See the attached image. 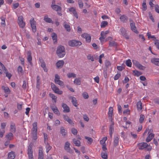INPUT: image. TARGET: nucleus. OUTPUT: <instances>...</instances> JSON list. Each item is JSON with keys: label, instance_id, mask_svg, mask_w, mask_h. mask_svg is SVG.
Returning <instances> with one entry per match:
<instances>
[{"label": "nucleus", "instance_id": "b1692460", "mask_svg": "<svg viewBox=\"0 0 159 159\" xmlns=\"http://www.w3.org/2000/svg\"><path fill=\"white\" fill-rule=\"evenodd\" d=\"M52 8L54 10L57 11L61 10V7L57 5H51Z\"/></svg>", "mask_w": 159, "mask_h": 159}, {"label": "nucleus", "instance_id": "c756f323", "mask_svg": "<svg viewBox=\"0 0 159 159\" xmlns=\"http://www.w3.org/2000/svg\"><path fill=\"white\" fill-rule=\"evenodd\" d=\"M72 98L71 102L72 104L75 107H77L78 104H77V100H76L75 98L73 97H71Z\"/></svg>", "mask_w": 159, "mask_h": 159}, {"label": "nucleus", "instance_id": "3c124183", "mask_svg": "<svg viewBox=\"0 0 159 159\" xmlns=\"http://www.w3.org/2000/svg\"><path fill=\"white\" fill-rule=\"evenodd\" d=\"M101 157L102 158L104 159H107V155L106 153L102 152Z\"/></svg>", "mask_w": 159, "mask_h": 159}, {"label": "nucleus", "instance_id": "cd10ccee", "mask_svg": "<svg viewBox=\"0 0 159 159\" xmlns=\"http://www.w3.org/2000/svg\"><path fill=\"white\" fill-rule=\"evenodd\" d=\"M137 106L138 110H141L142 109V103L140 101L137 102Z\"/></svg>", "mask_w": 159, "mask_h": 159}, {"label": "nucleus", "instance_id": "9d476101", "mask_svg": "<svg viewBox=\"0 0 159 159\" xmlns=\"http://www.w3.org/2000/svg\"><path fill=\"white\" fill-rule=\"evenodd\" d=\"M109 31L107 30L105 31H102L101 33V37L99 38V40L101 42L102 41V39H104L106 37V34L108 33Z\"/></svg>", "mask_w": 159, "mask_h": 159}, {"label": "nucleus", "instance_id": "338daca9", "mask_svg": "<svg viewBox=\"0 0 159 159\" xmlns=\"http://www.w3.org/2000/svg\"><path fill=\"white\" fill-rule=\"evenodd\" d=\"M155 11L158 13H159V6L158 5H156L155 6Z\"/></svg>", "mask_w": 159, "mask_h": 159}, {"label": "nucleus", "instance_id": "6e6552de", "mask_svg": "<svg viewBox=\"0 0 159 159\" xmlns=\"http://www.w3.org/2000/svg\"><path fill=\"white\" fill-rule=\"evenodd\" d=\"M70 143L68 142H66L64 146V149L67 152L70 153L73 152V150L70 148Z\"/></svg>", "mask_w": 159, "mask_h": 159}, {"label": "nucleus", "instance_id": "20e7f679", "mask_svg": "<svg viewBox=\"0 0 159 159\" xmlns=\"http://www.w3.org/2000/svg\"><path fill=\"white\" fill-rule=\"evenodd\" d=\"M33 145L31 143L28 146V155L29 159H34L33 156V151L32 150Z\"/></svg>", "mask_w": 159, "mask_h": 159}, {"label": "nucleus", "instance_id": "f257e3e1", "mask_svg": "<svg viewBox=\"0 0 159 159\" xmlns=\"http://www.w3.org/2000/svg\"><path fill=\"white\" fill-rule=\"evenodd\" d=\"M56 53L59 57H63L66 54L65 49L64 46L61 45L58 46L57 48Z\"/></svg>", "mask_w": 159, "mask_h": 159}, {"label": "nucleus", "instance_id": "a211bd4d", "mask_svg": "<svg viewBox=\"0 0 159 159\" xmlns=\"http://www.w3.org/2000/svg\"><path fill=\"white\" fill-rule=\"evenodd\" d=\"M113 113V108L112 107H110L109 108V111L108 112V117L109 119L110 120H111L112 118V114Z\"/></svg>", "mask_w": 159, "mask_h": 159}, {"label": "nucleus", "instance_id": "dca6fc26", "mask_svg": "<svg viewBox=\"0 0 159 159\" xmlns=\"http://www.w3.org/2000/svg\"><path fill=\"white\" fill-rule=\"evenodd\" d=\"M121 21L123 23L126 22L128 20V17L125 15H123L121 16L120 18Z\"/></svg>", "mask_w": 159, "mask_h": 159}, {"label": "nucleus", "instance_id": "13d9d810", "mask_svg": "<svg viewBox=\"0 0 159 159\" xmlns=\"http://www.w3.org/2000/svg\"><path fill=\"white\" fill-rule=\"evenodd\" d=\"M103 75L104 77L105 78H106L107 77V70L106 69V70H103Z\"/></svg>", "mask_w": 159, "mask_h": 159}, {"label": "nucleus", "instance_id": "7ed1b4c3", "mask_svg": "<svg viewBox=\"0 0 159 159\" xmlns=\"http://www.w3.org/2000/svg\"><path fill=\"white\" fill-rule=\"evenodd\" d=\"M82 44V43L80 41L75 40H72L68 42V45L71 47H76L80 46Z\"/></svg>", "mask_w": 159, "mask_h": 159}, {"label": "nucleus", "instance_id": "e2e57ef3", "mask_svg": "<svg viewBox=\"0 0 159 159\" xmlns=\"http://www.w3.org/2000/svg\"><path fill=\"white\" fill-rule=\"evenodd\" d=\"M55 79L54 80V81L55 82L56 80H59L60 79V76L58 75L57 74L55 75Z\"/></svg>", "mask_w": 159, "mask_h": 159}, {"label": "nucleus", "instance_id": "6ab92c4d", "mask_svg": "<svg viewBox=\"0 0 159 159\" xmlns=\"http://www.w3.org/2000/svg\"><path fill=\"white\" fill-rule=\"evenodd\" d=\"M51 108L55 114H57V115H59L60 114L59 111L56 107L55 106H52L51 107Z\"/></svg>", "mask_w": 159, "mask_h": 159}, {"label": "nucleus", "instance_id": "1a4fd4ad", "mask_svg": "<svg viewBox=\"0 0 159 159\" xmlns=\"http://www.w3.org/2000/svg\"><path fill=\"white\" fill-rule=\"evenodd\" d=\"M137 146L139 150H143L148 146V144L144 142L139 143L138 144Z\"/></svg>", "mask_w": 159, "mask_h": 159}, {"label": "nucleus", "instance_id": "4d7b16f0", "mask_svg": "<svg viewBox=\"0 0 159 159\" xmlns=\"http://www.w3.org/2000/svg\"><path fill=\"white\" fill-rule=\"evenodd\" d=\"M133 73H134V75L139 76L141 75L140 72L137 70H134L133 71Z\"/></svg>", "mask_w": 159, "mask_h": 159}, {"label": "nucleus", "instance_id": "8fccbe9b", "mask_svg": "<svg viewBox=\"0 0 159 159\" xmlns=\"http://www.w3.org/2000/svg\"><path fill=\"white\" fill-rule=\"evenodd\" d=\"M116 45V43L114 41H110L109 42V45L110 46L112 47Z\"/></svg>", "mask_w": 159, "mask_h": 159}, {"label": "nucleus", "instance_id": "f704fd0d", "mask_svg": "<svg viewBox=\"0 0 159 159\" xmlns=\"http://www.w3.org/2000/svg\"><path fill=\"white\" fill-rule=\"evenodd\" d=\"M108 24L107 21H103L101 23V28H104Z\"/></svg>", "mask_w": 159, "mask_h": 159}, {"label": "nucleus", "instance_id": "774afa93", "mask_svg": "<svg viewBox=\"0 0 159 159\" xmlns=\"http://www.w3.org/2000/svg\"><path fill=\"white\" fill-rule=\"evenodd\" d=\"M132 61L133 62V64L136 67L139 63L138 61L135 60H133Z\"/></svg>", "mask_w": 159, "mask_h": 159}, {"label": "nucleus", "instance_id": "423d86ee", "mask_svg": "<svg viewBox=\"0 0 159 159\" xmlns=\"http://www.w3.org/2000/svg\"><path fill=\"white\" fill-rule=\"evenodd\" d=\"M81 36L86 39V41L88 43L90 42L91 38L90 35L87 33H84L82 34Z\"/></svg>", "mask_w": 159, "mask_h": 159}, {"label": "nucleus", "instance_id": "f3484780", "mask_svg": "<svg viewBox=\"0 0 159 159\" xmlns=\"http://www.w3.org/2000/svg\"><path fill=\"white\" fill-rule=\"evenodd\" d=\"M64 61L63 60L58 61L56 63V66L58 68H61L64 64Z\"/></svg>", "mask_w": 159, "mask_h": 159}, {"label": "nucleus", "instance_id": "de8ad7c7", "mask_svg": "<svg viewBox=\"0 0 159 159\" xmlns=\"http://www.w3.org/2000/svg\"><path fill=\"white\" fill-rule=\"evenodd\" d=\"M78 4L79 7L80 8H82L84 6V4L81 0H79L78 1Z\"/></svg>", "mask_w": 159, "mask_h": 159}, {"label": "nucleus", "instance_id": "052dcab7", "mask_svg": "<svg viewBox=\"0 0 159 159\" xmlns=\"http://www.w3.org/2000/svg\"><path fill=\"white\" fill-rule=\"evenodd\" d=\"M87 57L88 59L91 60L92 61H94V59L93 56H92L90 54L88 55Z\"/></svg>", "mask_w": 159, "mask_h": 159}, {"label": "nucleus", "instance_id": "c03bdc74", "mask_svg": "<svg viewBox=\"0 0 159 159\" xmlns=\"http://www.w3.org/2000/svg\"><path fill=\"white\" fill-rule=\"evenodd\" d=\"M71 131L72 133L74 135H76L77 134L78 131L76 129L74 128L71 129Z\"/></svg>", "mask_w": 159, "mask_h": 159}, {"label": "nucleus", "instance_id": "aec40b11", "mask_svg": "<svg viewBox=\"0 0 159 159\" xmlns=\"http://www.w3.org/2000/svg\"><path fill=\"white\" fill-rule=\"evenodd\" d=\"M15 156V153L13 151H11L8 154V157L9 159H14Z\"/></svg>", "mask_w": 159, "mask_h": 159}, {"label": "nucleus", "instance_id": "9b49d317", "mask_svg": "<svg viewBox=\"0 0 159 159\" xmlns=\"http://www.w3.org/2000/svg\"><path fill=\"white\" fill-rule=\"evenodd\" d=\"M63 118L64 120L67 121L71 125H74V123L73 122L72 120L67 115H63Z\"/></svg>", "mask_w": 159, "mask_h": 159}, {"label": "nucleus", "instance_id": "2f4dec72", "mask_svg": "<svg viewBox=\"0 0 159 159\" xmlns=\"http://www.w3.org/2000/svg\"><path fill=\"white\" fill-rule=\"evenodd\" d=\"M44 20L46 22L49 23H51L52 21L51 19L48 18V16H44Z\"/></svg>", "mask_w": 159, "mask_h": 159}, {"label": "nucleus", "instance_id": "603ef678", "mask_svg": "<svg viewBox=\"0 0 159 159\" xmlns=\"http://www.w3.org/2000/svg\"><path fill=\"white\" fill-rule=\"evenodd\" d=\"M154 44L156 46L157 48L159 49V40L158 39H155L154 40Z\"/></svg>", "mask_w": 159, "mask_h": 159}, {"label": "nucleus", "instance_id": "393cba45", "mask_svg": "<svg viewBox=\"0 0 159 159\" xmlns=\"http://www.w3.org/2000/svg\"><path fill=\"white\" fill-rule=\"evenodd\" d=\"M63 26L67 31L69 32L70 31V26L69 24H67L66 21L64 22Z\"/></svg>", "mask_w": 159, "mask_h": 159}, {"label": "nucleus", "instance_id": "ea45409f", "mask_svg": "<svg viewBox=\"0 0 159 159\" xmlns=\"http://www.w3.org/2000/svg\"><path fill=\"white\" fill-rule=\"evenodd\" d=\"M105 66L107 68H108L111 65V64L110 62L106 60L105 62Z\"/></svg>", "mask_w": 159, "mask_h": 159}, {"label": "nucleus", "instance_id": "5701e85b", "mask_svg": "<svg viewBox=\"0 0 159 159\" xmlns=\"http://www.w3.org/2000/svg\"><path fill=\"white\" fill-rule=\"evenodd\" d=\"M151 62L156 65L159 66V59L153 58L151 60Z\"/></svg>", "mask_w": 159, "mask_h": 159}, {"label": "nucleus", "instance_id": "a878e982", "mask_svg": "<svg viewBox=\"0 0 159 159\" xmlns=\"http://www.w3.org/2000/svg\"><path fill=\"white\" fill-rule=\"evenodd\" d=\"M13 135L12 133L10 132L6 135V138L9 141L13 138Z\"/></svg>", "mask_w": 159, "mask_h": 159}, {"label": "nucleus", "instance_id": "6e6d98bb", "mask_svg": "<svg viewBox=\"0 0 159 159\" xmlns=\"http://www.w3.org/2000/svg\"><path fill=\"white\" fill-rule=\"evenodd\" d=\"M49 96L53 100H55L57 98V97L54 94L52 93H50Z\"/></svg>", "mask_w": 159, "mask_h": 159}, {"label": "nucleus", "instance_id": "a19ab883", "mask_svg": "<svg viewBox=\"0 0 159 159\" xmlns=\"http://www.w3.org/2000/svg\"><path fill=\"white\" fill-rule=\"evenodd\" d=\"M144 119V116L143 115H140V118L139 119V122L140 123H142Z\"/></svg>", "mask_w": 159, "mask_h": 159}, {"label": "nucleus", "instance_id": "ddd939ff", "mask_svg": "<svg viewBox=\"0 0 159 159\" xmlns=\"http://www.w3.org/2000/svg\"><path fill=\"white\" fill-rule=\"evenodd\" d=\"M62 107L64 109L63 111V112L68 113L70 111L69 107L66 104L64 103H62Z\"/></svg>", "mask_w": 159, "mask_h": 159}, {"label": "nucleus", "instance_id": "58836bf2", "mask_svg": "<svg viewBox=\"0 0 159 159\" xmlns=\"http://www.w3.org/2000/svg\"><path fill=\"white\" fill-rule=\"evenodd\" d=\"M55 82L56 84L59 85L60 86H63L64 85V84L63 82L60 80H56Z\"/></svg>", "mask_w": 159, "mask_h": 159}, {"label": "nucleus", "instance_id": "72a5a7b5", "mask_svg": "<svg viewBox=\"0 0 159 159\" xmlns=\"http://www.w3.org/2000/svg\"><path fill=\"white\" fill-rule=\"evenodd\" d=\"M67 76L69 78H70L72 77L74 78H76V75L73 73H69L67 74Z\"/></svg>", "mask_w": 159, "mask_h": 159}, {"label": "nucleus", "instance_id": "a18cd8bd", "mask_svg": "<svg viewBox=\"0 0 159 159\" xmlns=\"http://www.w3.org/2000/svg\"><path fill=\"white\" fill-rule=\"evenodd\" d=\"M20 27L22 28H23L25 25V23L23 21H20L18 23Z\"/></svg>", "mask_w": 159, "mask_h": 159}, {"label": "nucleus", "instance_id": "864d4df0", "mask_svg": "<svg viewBox=\"0 0 159 159\" xmlns=\"http://www.w3.org/2000/svg\"><path fill=\"white\" fill-rule=\"evenodd\" d=\"M4 72L5 73L6 76L7 77L10 79L12 76V75L11 73H9L8 71H4Z\"/></svg>", "mask_w": 159, "mask_h": 159}, {"label": "nucleus", "instance_id": "09e8293b", "mask_svg": "<svg viewBox=\"0 0 159 159\" xmlns=\"http://www.w3.org/2000/svg\"><path fill=\"white\" fill-rule=\"evenodd\" d=\"M2 22L1 23V24L2 25L5 26V19L3 17H1V18Z\"/></svg>", "mask_w": 159, "mask_h": 159}, {"label": "nucleus", "instance_id": "39448f33", "mask_svg": "<svg viewBox=\"0 0 159 159\" xmlns=\"http://www.w3.org/2000/svg\"><path fill=\"white\" fill-rule=\"evenodd\" d=\"M30 23L31 24L32 31L33 32L35 33L36 31V21L34 20V18H32L30 20Z\"/></svg>", "mask_w": 159, "mask_h": 159}, {"label": "nucleus", "instance_id": "4c0bfd02", "mask_svg": "<svg viewBox=\"0 0 159 159\" xmlns=\"http://www.w3.org/2000/svg\"><path fill=\"white\" fill-rule=\"evenodd\" d=\"M85 138L88 141V143L91 144L93 142V139L90 137H89L85 136Z\"/></svg>", "mask_w": 159, "mask_h": 159}, {"label": "nucleus", "instance_id": "412c9836", "mask_svg": "<svg viewBox=\"0 0 159 159\" xmlns=\"http://www.w3.org/2000/svg\"><path fill=\"white\" fill-rule=\"evenodd\" d=\"M119 138L118 135L115 137L113 142L114 147H116L118 145Z\"/></svg>", "mask_w": 159, "mask_h": 159}, {"label": "nucleus", "instance_id": "bb28decb", "mask_svg": "<svg viewBox=\"0 0 159 159\" xmlns=\"http://www.w3.org/2000/svg\"><path fill=\"white\" fill-rule=\"evenodd\" d=\"M111 122V124L110 125L109 127V131L111 132H113L114 131V122L113 121V119H111V120H110Z\"/></svg>", "mask_w": 159, "mask_h": 159}, {"label": "nucleus", "instance_id": "c9c22d12", "mask_svg": "<svg viewBox=\"0 0 159 159\" xmlns=\"http://www.w3.org/2000/svg\"><path fill=\"white\" fill-rule=\"evenodd\" d=\"M74 83L76 85H80L81 83L80 79V78H76L75 79Z\"/></svg>", "mask_w": 159, "mask_h": 159}, {"label": "nucleus", "instance_id": "7c9ffc66", "mask_svg": "<svg viewBox=\"0 0 159 159\" xmlns=\"http://www.w3.org/2000/svg\"><path fill=\"white\" fill-rule=\"evenodd\" d=\"M53 91L55 93L61 95L63 93V92L61 90H60L59 88L57 87H56V89H55Z\"/></svg>", "mask_w": 159, "mask_h": 159}, {"label": "nucleus", "instance_id": "bf43d9fd", "mask_svg": "<svg viewBox=\"0 0 159 159\" xmlns=\"http://www.w3.org/2000/svg\"><path fill=\"white\" fill-rule=\"evenodd\" d=\"M121 75L120 73H118L116 74L114 77V80H118L120 76Z\"/></svg>", "mask_w": 159, "mask_h": 159}, {"label": "nucleus", "instance_id": "49530a36", "mask_svg": "<svg viewBox=\"0 0 159 159\" xmlns=\"http://www.w3.org/2000/svg\"><path fill=\"white\" fill-rule=\"evenodd\" d=\"M138 68L141 70H144L146 68L145 67L143 66L140 64L139 63L136 66Z\"/></svg>", "mask_w": 159, "mask_h": 159}, {"label": "nucleus", "instance_id": "473e14b6", "mask_svg": "<svg viewBox=\"0 0 159 159\" xmlns=\"http://www.w3.org/2000/svg\"><path fill=\"white\" fill-rule=\"evenodd\" d=\"M61 133L62 134V135L65 136L66 134V133L65 132V130L63 127H61L60 130Z\"/></svg>", "mask_w": 159, "mask_h": 159}, {"label": "nucleus", "instance_id": "f03ea898", "mask_svg": "<svg viewBox=\"0 0 159 159\" xmlns=\"http://www.w3.org/2000/svg\"><path fill=\"white\" fill-rule=\"evenodd\" d=\"M33 128H32V138L33 140H34L37 139V122H34L33 124Z\"/></svg>", "mask_w": 159, "mask_h": 159}, {"label": "nucleus", "instance_id": "2eb2a0df", "mask_svg": "<svg viewBox=\"0 0 159 159\" xmlns=\"http://www.w3.org/2000/svg\"><path fill=\"white\" fill-rule=\"evenodd\" d=\"M51 37L53 41L54 44H56L57 42V34L55 33H52L51 34Z\"/></svg>", "mask_w": 159, "mask_h": 159}, {"label": "nucleus", "instance_id": "4be33fe9", "mask_svg": "<svg viewBox=\"0 0 159 159\" xmlns=\"http://www.w3.org/2000/svg\"><path fill=\"white\" fill-rule=\"evenodd\" d=\"M154 134H153L150 133L146 139V141L149 142L151 141L154 137Z\"/></svg>", "mask_w": 159, "mask_h": 159}, {"label": "nucleus", "instance_id": "f8f14e48", "mask_svg": "<svg viewBox=\"0 0 159 159\" xmlns=\"http://www.w3.org/2000/svg\"><path fill=\"white\" fill-rule=\"evenodd\" d=\"M27 55H28V57H27L28 61L29 62L31 66H32L33 63L32 62V56H31V52L30 51H29L28 52Z\"/></svg>", "mask_w": 159, "mask_h": 159}, {"label": "nucleus", "instance_id": "0e129e2a", "mask_svg": "<svg viewBox=\"0 0 159 159\" xmlns=\"http://www.w3.org/2000/svg\"><path fill=\"white\" fill-rule=\"evenodd\" d=\"M26 84L27 83L26 81L25 80H24L23 84L22 86V88H23V89H26Z\"/></svg>", "mask_w": 159, "mask_h": 159}, {"label": "nucleus", "instance_id": "69168bd1", "mask_svg": "<svg viewBox=\"0 0 159 159\" xmlns=\"http://www.w3.org/2000/svg\"><path fill=\"white\" fill-rule=\"evenodd\" d=\"M40 78L39 76H38L37 77V86H39L40 84V83L39 82Z\"/></svg>", "mask_w": 159, "mask_h": 159}, {"label": "nucleus", "instance_id": "e433bc0d", "mask_svg": "<svg viewBox=\"0 0 159 159\" xmlns=\"http://www.w3.org/2000/svg\"><path fill=\"white\" fill-rule=\"evenodd\" d=\"M2 88L4 90L5 93H9L10 92V89L7 87H6L4 86H2Z\"/></svg>", "mask_w": 159, "mask_h": 159}, {"label": "nucleus", "instance_id": "680f3d73", "mask_svg": "<svg viewBox=\"0 0 159 159\" xmlns=\"http://www.w3.org/2000/svg\"><path fill=\"white\" fill-rule=\"evenodd\" d=\"M23 71L22 68L21 66H19L17 68V71L19 73H21Z\"/></svg>", "mask_w": 159, "mask_h": 159}, {"label": "nucleus", "instance_id": "37998d69", "mask_svg": "<svg viewBox=\"0 0 159 159\" xmlns=\"http://www.w3.org/2000/svg\"><path fill=\"white\" fill-rule=\"evenodd\" d=\"M125 64L128 66L131 67L132 63L131 62V60L130 59L126 60L125 62Z\"/></svg>", "mask_w": 159, "mask_h": 159}, {"label": "nucleus", "instance_id": "0eeeda50", "mask_svg": "<svg viewBox=\"0 0 159 159\" xmlns=\"http://www.w3.org/2000/svg\"><path fill=\"white\" fill-rule=\"evenodd\" d=\"M120 31L121 33V34L126 39H129V36L126 33V31L124 28L123 27L121 28L120 30Z\"/></svg>", "mask_w": 159, "mask_h": 159}, {"label": "nucleus", "instance_id": "4468645a", "mask_svg": "<svg viewBox=\"0 0 159 159\" xmlns=\"http://www.w3.org/2000/svg\"><path fill=\"white\" fill-rule=\"evenodd\" d=\"M130 26L131 30L136 33H138V31L137 30L134 23H130Z\"/></svg>", "mask_w": 159, "mask_h": 159}, {"label": "nucleus", "instance_id": "79ce46f5", "mask_svg": "<svg viewBox=\"0 0 159 159\" xmlns=\"http://www.w3.org/2000/svg\"><path fill=\"white\" fill-rule=\"evenodd\" d=\"M11 127V131L13 133H15L16 132V127H15V125H11L10 126Z\"/></svg>", "mask_w": 159, "mask_h": 159}, {"label": "nucleus", "instance_id": "5fc2aeb1", "mask_svg": "<svg viewBox=\"0 0 159 159\" xmlns=\"http://www.w3.org/2000/svg\"><path fill=\"white\" fill-rule=\"evenodd\" d=\"M84 98L85 99H88L89 98V95L87 92H84L82 94Z\"/></svg>", "mask_w": 159, "mask_h": 159}, {"label": "nucleus", "instance_id": "c85d7f7f", "mask_svg": "<svg viewBox=\"0 0 159 159\" xmlns=\"http://www.w3.org/2000/svg\"><path fill=\"white\" fill-rule=\"evenodd\" d=\"M73 141L74 143L76 146L79 147L80 146V142L78 140H76L75 139H73Z\"/></svg>", "mask_w": 159, "mask_h": 159}]
</instances>
